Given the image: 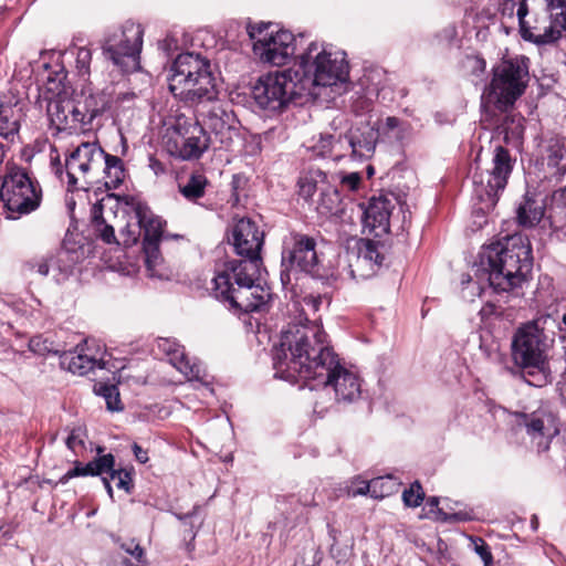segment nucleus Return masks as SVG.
Listing matches in <instances>:
<instances>
[{"instance_id": "nucleus-33", "label": "nucleus", "mask_w": 566, "mask_h": 566, "mask_svg": "<svg viewBox=\"0 0 566 566\" xmlns=\"http://www.w3.org/2000/svg\"><path fill=\"white\" fill-rule=\"evenodd\" d=\"M516 213L518 223L523 227L531 228L536 226L544 217V207L536 200L525 196Z\"/></svg>"}, {"instance_id": "nucleus-52", "label": "nucleus", "mask_w": 566, "mask_h": 566, "mask_svg": "<svg viewBox=\"0 0 566 566\" xmlns=\"http://www.w3.org/2000/svg\"><path fill=\"white\" fill-rule=\"evenodd\" d=\"M342 186L350 191H355L359 188L361 182V176L359 172H349L340 178Z\"/></svg>"}, {"instance_id": "nucleus-6", "label": "nucleus", "mask_w": 566, "mask_h": 566, "mask_svg": "<svg viewBox=\"0 0 566 566\" xmlns=\"http://www.w3.org/2000/svg\"><path fill=\"white\" fill-rule=\"evenodd\" d=\"M168 87L174 96L189 102H212L218 91L210 61L199 54L181 53L172 62Z\"/></svg>"}, {"instance_id": "nucleus-5", "label": "nucleus", "mask_w": 566, "mask_h": 566, "mask_svg": "<svg viewBox=\"0 0 566 566\" xmlns=\"http://www.w3.org/2000/svg\"><path fill=\"white\" fill-rule=\"evenodd\" d=\"M294 70L300 77V86L307 95H317L316 87L337 86L349 77V66L346 53L333 51L324 44L312 42L297 56Z\"/></svg>"}, {"instance_id": "nucleus-47", "label": "nucleus", "mask_w": 566, "mask_h": 566, "mask_svg": "<svg viewBox=\"0 0 566 566\" xmlns=\"http://www.w3.org/2000/svg\"><path fill=\"white\" fill-rule=\"evenodd\" d=\"M107 473H109L111 480L115 482L118 489L124 490L127 493L130 492L132 476L129 472L125 470H115L113 467Z\"/></svg>"}, {"instance_id": "nucleus-1", "label": "nucleus", "mask_w": 566, "mask_h": 566, "mask_svg": "<svg viewBox=\"0 0 566 566\" xmlns=\"http://www.w3.org/2000/svg\"><path fill=\"white\" fill-rule=\"evenodd\" d=\"M263 232L248 219L232 228V244L240 260H230L214 275L213 295L237 314L261 311L271 297L268 289L258 284L262 260Z\"/></svg>"}, {"instance_id": "nucleus-26", "label": "nucleus", "mask_w": 566, "mask_h": 566, "mask_svg": "<svg viewBox=\"0 0 566 566\" xmlns=\"http://www.w3.org/2000/svg\"><path fill=\"white\" fill-rule=\"evenodd\" d=\"M60 365L74 375L84 376L96 368H105V361L84 352L82 347L60 354Z\"/></svg>"}, {"instance_id": "nucleus-18", "label": "nucleus", "mask_w": 566, "mask_h": 566, "mask_svg": "<svg viewBox=\"0 0 566 566\" xmlns=\"http://www.w3.org/2000/svg\"><path fill=\"white\" fill-rule=\"evenodd\" d=\"M203 128L209 129L212 144L220 148H230L239 136V123L234 113L219 103H213L208 108L206 105L198 111Z\"/></svg>"}, {"instance_id": "nucleus-14", "label": "nucleus", "mask_w": 566, "mask_h": 566, "mask_svg": "<svg viewBox=\"0 0 566 566\" xmlns=\"http://www.w3.org/2000/svg\"><path fill=\"white\" fill-rule=\"evenodd\" d=\"M318 263L314 238L298 232H291L284 238L282 265L285 266V271L281 273L283 284L290 283L292 273H316Z\"/></svg>"}, {"instance_id": "nucleus-25", "label": "nucleus", "mask_w": 566, "mask_h": 566, "mask_svg": "<svg viewBox=\"0 0 566 566\" xmlns=\"http://www.w3.org/2000/svg\"><path fill=\"white\" fill-rule=\"evenodd\" d=\"M109 201L111 200L106 202L105 200H102L92 207L91 214L94 233L97 238L107 244H123V241L119 242L115 235V227L122 226V229L125 224H119L122 221L118 220V217L113 211L112 207L108 208V212L105 214V208Z\"/></svg>"}, {"instance_id": "nucleus-58", "label": "nucleus", "mask_w": 566, "mask_h": 566, "mask_svg": "<svg viewBox=\"0 0 566 566\" xmlns=\"http://www.w3.org/2000/svg\"><path fill=\"white\" fill-rule=\"evenodd\" d=\"M149 168L154 171L155 175H160L165 172V166L164 164L156 159L155 157L149 158Z\"/></svg>"}, {"instance_id": "nucleus-4", "label": "nucleus", "mask_w": 566, "mask_h": 566, "mask_svg": "<svg viewBox=\"0 0 566 566\" xmlns=\"http://www.w3.org/2000/svg\"><path fill=\"white\" fill-rule=\"evenodd\" d=\"M549 343L532 327L523 324L512 340V358L521 368L523 379L531 386L543 387L554 379V374H566V360L560 357L548 360Z\"/></svg>"}, {"instance_id": "nucleus-17", "label": "nucleus", "mask_w": 566, "mask_h": 566, "mask_svg": "<svg viewBox=\"0 0 566 566\" xmlns=\"http://www.w3.org/2000/svg\"><path fill=\"white\" fill-rule=\"evenodd\" d=\"M314 386L332 389L337 403H353L361 396V379L358 374L347 368L338 355L333 364L318 368V375L312 380Z\"/></svg>"}, {"instance_id": "nucleus-20", "label": "nucleus", "mask_w": 566, "mask_h": 566, "mask_svg": "<svg viewBox=\"0 0 566 566\" xmlns=\"http://www.w3.org/2000/svg\"><path fill=\"white\" fill-rule=\"evenodd\" d=\"M384 245L370 239H361L357 244V253L346 260V271L349 279L360 280L374 275L382 265L385 254Z\"/></svg>"}, {"instance_id": "nucleus-54", "label": "nucleus", "mask_w": 566, "mask_h": 566, "mask_svg": "<svg viewBox=\"0 0 566 566\" xmlns=\"http://www.w3.org/2000/svg\"><path fill=\"white\" fill-rule=\"evenodd\" d=\"M33 266L36 268V272L40 275L46 276L50 273V271H52V262L50 261V255L40 259L34 263Z\"/></svg>"}, {"instance_id": "nucleus-64", "label": "nucleus", "mask_w": 566, "mask_h": 566, "mask_svg": "<svg viewBox=\"0 0 566 566\" xmlns=\"http://www.w3.org/2000/svg\"><path fill=\"white\" fill-rule=\"evenodd\" d=\"M560 325L563 327V333H566V311L564 313H560Z\"/></svg>"}, {"instance_id": "nucleus-10", "label": "nucleus", "mask_w": 566, "mask_h": 566, "mask_svg": "<svg viewBox=\"0 0 566 566\" xmlns=\"http://www.w3.org/2000/svg\"><path fill=\"white\" fill-rule=\"evenodd\" d=\"M306 93L301 90L300 77L294 70L269 72L259 77L252 88V96L262 109L281 111L295 96Z\"/></svg>"}, {"instance_id": "nucleus-35", "label": "nucleus", "mask_w": 566, "mask_h": 566, "mask_svg": "<svg viewBox=\"0 0 566 566\" xmlns=\"http://www.w3.org/2000/svg\"><path fill=\"white\" fill-rule=\"evenodd\" d=\"M499 134L503 135L506 144L518 145L524 135L523 118L515 115H505L501 125L497 126Z\"/></svg>"}, {"instance_id": "nucleus-11", "label": "nucleus", "mask_w": 566, "mask_h": 566, "mask_svg": "<svg viewBox=\"0 0 566 566\" xmlns=\"http://www.w3.org/2000/svg\"><path fill=\"white\" fill-rule=\"evenodd\" d=\"M116 206L128 217L125 226L119 229V237L125 247L134 245L142 235L143 243L160 242L165 226L160 217L133 198L126 199L123 205L116 202Z\"/></svg>"}, {"instance_id": "nucleus-15", "label": "nucleus", "mask_w": 566, "mask_h": 566, "mask_svg": "<svg viewBox=\"0 0 566 566\" xmlns=\"http://www.w3.org/2000/svg\"><path fill=\"white\" fill-rule=\"evenodd\" d=\"M511 171L512 160L509 151L502 146H496L492 168L473 175L474 195L484 205L482 209H491L496 205L499 192L505 188Z\"/></svg>"}, {"instance_id": "nucleus-32", "label": "nucleus", "mask_w": 566, "mask_h": 566, "mask_svg": "<svg viewBox=\"0 0 566 566\" xmlns=\"http://www.w3.org/2000/svg\"><path fill=\"white\" fill-rule=\"evenodd\" d=\"M101 177L107 189H117L125 179L123 160L105 153V161L102 166Z\"/></svg>"}, {"instance_id": "nucleus-7", "label": "nucleus", "mask_w": 566, "mask_h": 566, "mask_svg": "<svg viewBox=\"0 0 566 566\" xmlns=\"http://www.w3.org/2000/svg\"><path fill=\"white\" fill-rule=\"evenodd\" d=\"M530 60L525 55L504 59L493 69L491 83L482 94L484 107L505 112L524 93L530 78Z\"/></svg>"}, {"instance_id": "nucleus-62", "label": "nucleus", "mask_w": 566, "mask_h": 566, "mask_svg": "<svg viewBox=\"0 0 566 566\" xmlns=\"http://www.w3.org/2000/svg\"><path fill=\"white\" fill-rule=\"evenodd\" d=\"M111 478H103V483L107 490V493L111 497H113V489H112V485H111Z\"/></svg>"}, {"instance_id": "nucleus-3", "label": "nucleus", "mask_w": 566, "mask_h": 566, "mask_svg": "<svg viewBox=\"0 0 566 566\" xmlns=\"http://www.w3.org/2000/svg\"><path fill=\"white\" fill-rule=\"evenodd\" d=\"M532 266L528 239L522 234L507 235L481 253L479 280L486 281L495 292H509L521 286Z\"/></svg>"}, {"instance_id": "nucleus-2", "label": "nucleus", "mask_w": 566, "mask_h": 566, "mask_svg": "<svg viewBox=\"0 0 566 566\" xmlns=\"http://www.w3.org/2000/svg\"><path fill=\"white\" fill-rule=\"evenodd\" d=\"M336 356L322 323L294 322L281 332L280 343L273 348L275 377L290 382L312 381L318 368L333 364Z\"/></svg>"}, {"instance_id": "nucleus-21", "label": "nucleus", "mask_w": 566, "mask_h": 566, "mask_svg": "<svg viewBox=\"0 0 566 566\" xmlns=\"http://www.w3.org/2000/svg\"><path fill=\"white\" fill-rule=\"evenodd\" d=\"M520 417L537 451H547L552 439L559 432L556 417L545 410H537L531 415L522 413Z\"/></svg>"}, {"instance_id": "nucleus-44", "label": "nucleus", "mask_w": 566, "mask_h": 566, "mask_svg": "<svg viewBox=\"0 0 566 566\" xmlns=\"http://www.w3.org/2000/svg\"><path fill=\"white\" fill-rule=\"evenodd\" d=\"M75 67L78 75L87 76L91 72L92 51L86 46L75 49Z\"/></svg>"}, {"instance_id": "nucleus-38", "label": "nucleus", "mask_w": 566, "mask_h": 566, "mask_svg": "<svg viewBox=\"0 0 566 566\" xmlns=\"http://www.w3.org/2000/svg\"><path fill=\"white\" fill-rule=\"evenodd\" d=\"M319 191V199L316 206L318 213L323 216L335 213L340 201L338 191L327 185L321 187Z\"/></svg>"}, {"instance_id": "nucleus-29", "label": "nucleus", "mask_w": 566, "mask_h": 566, "mask_svg": "<svg viewBox=\"0 0 566 566\" xmlns=\"http://www.w3.org/2000/svg\"><path fill=\"white\" fill-rule=\"evenodd\" d=\"M22 117V106L18 102L0 104V136L8 142H13L19 133Z\"/></svg>"}, {"instance_id": "nucleus-50", "label": "nucleus", "mask_w": 566, "mask_h": 566, "mask_svg": "<svg viewBox=\"0 0 566 566\" xmlns=\"http://www.w3.org/2000/svg\"><path fill=\"white\" fill-rule=\"evenodd\" d=\"M369 485H370V481L367 482L365 480H360L359 478H356L352 481V485L348 488L347 494H348V496H352V497H355L358 495H366L368 493L371 495V488Z\"/></svg>"}, {"instance_id": "nucleus-9", "label": "nucleus", "mask_w": 566, "mask_h": 566, "mask_svg": "<svg viewBox=\"0 0 566 566\" xmlns=\"http://www.w3.org/2000/svg\"><path fill=\"white\" fill-rule=\"evenodd\" d=\"M248 33L253 42L254 55L263 64L282 66L295 55L296 39L287 30L272 23L249 25Z\"/></svg>"}, {"instance_id": "nucleus-49", "label": "nucleus", "mask_w": 566, "mask_h": 566, "mask_svg": "<svg viewBox=\"0 0 566 566\" xmlns=\"http://www.w3.org/2000/svg\"><path fill=\"white\" fill-rule=\"evenodd\" d=\"M471 541L474 545V552L481 557L484 566H490L493 562V557L488 544L480 537H472Z\"/></svg>"}, {"instance_id": "nucleus-36", "label": "nucleus", "mask_w": 566, "mask_h": 566, "mask_svg": "<svg viewBox=\"0 0 566 566\" xmlns=\"http://www.w3.org/2000/svg\"><path fill=\"white\" fill-rule=\"evenodd\" d=\"M326 175L321 170H311L298 180L300 196L311 199L313 195L325 186Z\"/></svg>"}, {"instance_id": "nucleus-55", "label": "nucleus", "mask_w": 566, "mask_h": 566, "mask_svg": "<svg viewBox=\"0 0 566 566\" xmlns=\"http://www.w3.org/2000/svg\"><path fill=\"white\" fill-rule=\"evenodd\" d=\"M400 120L397 117H387L384 124L377 128L378 132L381 129L384 133H395V130L399 127Z\"/></svg>"}, {"instance_id": "nucleus-12", "label": "nucleus", "mask_w": 566, "mask_h": 566, "mask_svg": "<svg viewBox=\"0 0 566 566\" xmlns=\"http://www.w3.org/2000/svg\"><path fill=\"white\" fill-rule=\"evenodd\" d=\"M143 34L140 24L127 21L105 39L103 53L119 71L135 72L139 69Z\"/></svg>"}, {"instance_id": "nucleus-53", "label": "nucleus", "mask_w": 566, "mask_h": 566, "mask_svg": "<svg viewBox=\"0 0 566 566\" xmlns=\"http://www.w3.org/2000/svg\"><path fill=\"white\" fill-rule=\"evenodd\" d=\"M75 476H86L85 467L81 462H75L72 470H69L61 479L62 483L67 482L70 479Z\"/></svg>"}, {"instance_id": "nucleus-30", "label": "nucleus", "mask_w": 566, "mask_h": 566, "mask_svg": "<svg viewBox=\"0 0 566 566\" xmlns=\"http://www.w3.org/2000/svg\"><path fill=\"white\" fill-rule=\"evenodd\" d=\"M528 12V0H522L516 12L521 36L525 41L535 43L537 45L548 44V42H542L544 39L543 21L536 19L534 25L530 24V22L526 20Z\"/></svg>"}, {"instance_id": "nucleus-34", "label": "nucleus", "mask_w": 566, "mask_h": 566, "mask_svg": "<svg viewBox=\"0 0 566 566\" xmlns=\"http://www.w3.org/2000/svg\"><path fill=\"white\" fill-rule=\"evenodd\" d=\"M208 180L202 174H191L185 181L178 182L179 192L188 201H197L206 193Z\"/></svg>"}, {"instance_id": "nucleus-27", "label": "nucleus", "mask_w": 566, "mask_h": 566, "mask_svg": "<svg viewBox=\"0 0 566 566\" xmlns=\"http://www.w3.org/2000/svg\"><path fill=\"white\" fill-rule=\"evenodd\" d=\"M548 23L543 20L544 39L542 42L553 43L566 31V0H545Z\"/></svg>"}, {"instance_id": "nucleus-59", "label": "nucleus", "mask_w": 566, "mask_h": 566, "mask_svg": "<svg viewBox=\"0 0 566 566\" xmlns=\"http://www.w3.org/2000/svg\"><path fill=\"white\" fill-rule=\"evenodd\" d=\"M133 451H134V454L136 457V459L140 462V463H146L148 461V455H147V451L144 450L140 446H138L137 443H134L133 446Z\"/></svg>"}, {"instance_id": "nucleus-43", "label": "nucleus", "mask_w": 566, "mask_h": 566, "mask_svg": "<svg viewBox=\"0 0 566 566\" xmlns=\"http://www.w3.org/2000/svg\"><path fill=\"white\" fill-rule=\"evenodd\" d=\"M115 464V458L113 454L108 453L102 455L93 461L84 464L86 476L87 475H101L103 473H107Z\"/></svg>"}, {"instance_id": "nucleus-42", "label": "nucleus", "mask_w": 566, "mask_h": 566, "mask_svg": "<svg viewBox=\"0 0 566 566\" xmlns=\"http://www.w3.org/2000/svg\"><path fill=\"white\" fill-rule=\"evenodd\" d=\"M145 264L150 276H161L158 266L161 264L159 243H143Z\"/></svg>"}, {"instance_id": "nucleus-46", "label": "nucleus", "mask_w": 566, "mask_h": 566, "mask_svg": "<svg viewBox=\"0 0 566 566\" xmlns=\"http://www.w3.org/2000/svg\"><path fill=\"white\" fill-rule=\"evenodd\" d=\"M50 261L52 262V272H57V275L65 277L72 272L69 252L60 251L55 255H50Z\"/></svg>"}, {"instance_id": "nucleus-24", "label": "nucleus", "mask_w": 566, "mask_h": 566, "mask_svg": "<svg viewBox=\"0 0 566 566\" xmlns=\"http://www.w3.org/2000/svg\"><path fill=\"white\" fill-rule=\"evenodd\" d=\"M394 207L392 201L385 196L371 198L363 213L364 228L375 237L387 234L390 229L389 220Z\"/></svg>"}, {"instance_id": "nucleus-51", "label": "nucleus", "mask_w": 566, "mask_h": 566, "mask_svg": "<svg viewBox=\"0 0 566 566\" xmlns=\"http://www.w3.org/2000/svg\"><path fill=\"white\" fill-rule=\"evenodd\" d=\"M120 547L125 551V553L129 554L138 563H144V549L138 543L135 542V539L122 543Z\"/></svg>"}, {"instance_id": "nucleus-41", "label": "nucleus", "mask_w": 566, "mask_h": 566, "mask_svg": "<svg viewBox=\"0 0 566 566\" xmlns=\"http://www.w3.org/2000/svg\"><path fill=\"white\" fill-rule=\"evenodd\" d=\"M302 308L296 322L302 321L304 324H310L314 319L321 323L319 317H315L322 305V297L319 295H307L303 297Z\"/></svg>"}, {"instance_id": "nucleus-48", "label": "nucleus", "mask_w": 566, "mask_h": 566, "mask_svg": "<svg viewBox=\"0 0 566 566\" xmlns=\"http://www.w3.org/2000/svg\"><path fill=\"white\" fill-rule=\"evenodd\" d=\"M84 432L81 428L73 429L66 438V447L77 453L78 450L84 449Z\"/></svg>"}, {"instance_id": "nucleus-16", "label": "nucleus", "mask_w": 566, "mask_h": 566, "mask_svg": "<svg viewBox=\"0 0 566 566\" xmlns=\"http://www.w3.org/2000/svg\"><path fill=\"white\" fill-rule=\"evenodd\" d=\"M105 151L96 143H82L65 159L69 190L77 189L81 180L90 186L101 178Z\"/></svg>"}, {"instance_id": "nucleus-57", "label": "nucleus", "mask_w": 566, "mask_h": 566, "mask_svg": "<svg viewBox=\"0 0 566 566\" xmlns=\"http://www.w3.org/2000/svg\"><path fill=\"white\" fill-rule=\"evenodd\" d=\"M440 42L450 43L457 36V29L454 25L446 27L439 34Z\"/></svg>"}, {"instance_id": "nucleus-39", "label": "nucleus", "mask_w": 566, "mask_h": 566, "mask_svg": "<svg viewBox=\"0 0 566 566\" xmlns=\"http://www.w3.org/2000/svg\"><path fill=\"white\" fill-rule=\"evenodd\" d=\"M94 392L105 399L106 407L109 411L123 410L119 391L115 385L97 382L94 385Z\"/></svg>"}, {"instance_id": "nucleus-19", "label": "nucleus", "mask_w": 566, "mask_h": 566, "mask_svg": "<svg viewBox=\"0 0 566 566\" xmlns=\"http://www.w3.org/2000/svg\"><path fill=\"white\" fill-rule=\"evenodd\" d=\"M176 129L180 140L176 142V150L171 153L184 160L200 158L212 144L199 119L188 122L186 117L180 116Z\"/></svg>"}, {"instance_id": "nucleus-22", "label": "nucleus", "mask_w": 566, "mask_h": 566, "mask_svg": "<svg viewBox=\"0 0 566 566\" xmlns=\"http://www.w3.org/2000/svg\"><path fill=\"white\" fill-rule=\"evenodd\" d=\"M158 350L168 357L169 363L188 380L205 381L206 370L200 363L191 361L181 346L172 338H158Z\"/></svg>"}, {"instance_id": "nucleus-23", "label": "nucleus", "mask_w": 566, "mask_h": 566, "mask_svg": "<svg viewBox=\"0 0 566 566\" xmlns=\"http://www.w3.org/2000/svg\"><path fill=\"white\" fill-rule=\"evenodd\" d=\"M378 140V129L365 125L350 129L346 135L337 139L340 149H349L353 160L369 159L376 149Z\"/></svg>"}, {"instance_id": "nucleus-63", "label": "nucleus", "mask_w": 566, "mask_h": 566, "mask_svg": "<svg viewBox=\"0 0 566 566\" xmlns=\"http://www.w3.org/2000/svg\"><path fill=\"white\" fill-rule=\"evenodd\" d=\"M427 504L431 507H436L439 504V499L437 496H430L427 500Z\"/></svg>"}, {"instance_id": "nucleus-37", "label": "nucleus", "mask_w": 566, "mask_h": 566, "mask_svg": "<svg viewBox=\"0 0 566 566\" xmlns=\"http://www.w3.org/2000/svg\"><path fill=\"white\" fill-rule=\"evenodd\" d=\"M549 220L555 230L566 234V188L555 193Z\"/></svg>"}, {"instance_id": "nucleus-8", "label": "nucleus", "mask_w": 566, "mask_h": 566, "mask_svg": "<svg viewBox=\"0 0 566 566\" xmlns=\"http://www.w3.org/2000/svg\"><path fill=\"white\" fill-rule=\"evenodd\" d=\"M48 91L53 95L48 97L46 112L51 128H54L57 133L72 134L82 130L103 111L101 107L92 105L94 103L93 96L86 97L84 103L70 98L61 80L59 82L50 80Z\"/></svg>"}, {"instance_id": "nucleus-56", "label": "nucleus", "mask_w": 566, "mask_h": 566, "mask_svg": "<svg viewBox=\"0 0 566 566\" xmlns=\"http://www.w3.org/2000/svg\"><path fill=\"white\" fill-rule=\"evenodd\" d=\"M319 143H321V148H322L321 149L322 155H325L326 153L334 150L336 147H339L337 142L335 144H333L332 135L321 136Z\"/></svg>"}, {"instance_id": "nucleus-31", "label": "nucleus", "mask_w": 566, "mask_h": 566, "mask_svg": "<svg viewBox=\"0 0 566 566\" xmlns=\"http://www.w3.org/2000/svg\"><path fill=\"white\" fill-rule=\"evenodd\" d=\"M560 323V312L558 310H553L549 313L539 315L532 322L526 323V325L532 327L539 336H544L545 340L551 343L557 333L564 332Z\"/></svg>"}, {"instance_id": "nucleus-13", "label": "nucleus", "mask_w": 566, "mask_h": 566, "mask_svg": "<svg viewBox=\"0 0 566 566\" xmlns=\"http://www.w3.org/2000/svg\"><path fill=\"white\" fill-rule=\"evenodd\" d=\"M0 198L12 213V218L30 213L41 201V189L32 181L28 172L19 167H11L2 178Z\"/></svg>"}, {"instance_id": "nucleus-60", "label": "nucleus", "mask_w": 566, "mask_h": 566, "mask_svg": "<svg viewBox=\"0 0 566 566\" xmlns=\"http://www.w3.org/2000/svg\"><path fill=\"white\" fill-rule=\"evenodd\" d=\"M51 166H52V170L54 171V174L59 178H62L63 167H62V164L60 161L59 155H56V156L51 155Z\"/></svg>"}, {"instance_id": "nucleus-28", "label": "nucleus", "mask_w": 566, "mask_h": 566, "mask_svg": "<svg viewBox=\"0 0 566 566\" xmlns=\"http://www.w3.org/2000/svg\"><path fill=\"white\" fill-rule=\"evenodd\" d=\"M541 154L552 169V176H562L566 171V142L559 137H549L542 142Z\"/></svg>"}, {"instance_id": "nucleus-45", "label": "nucleus", "mask_w": 566, "mask_h": 566, "mask_svg": "<svg viewBox=\"0 0 566 566\" xmlns=\"http://www.w3.org/2000/svg\"><path fill=\"white\" fill-rule=\"evenodd\" d=\"M424 499V492L422 490L421 484L416 481L413 482L409 489H406L402 492V501L406 506L417 507L419 506Z\"/></svg>"}, {"instance_id": "nucleus-61", "label": "nucleus", "mask_w": 566, "mask_h": 566, "mask_svg": "<svg viewBox=\"0 0 566 566\" xmlns=\"http://www.w3.org/2000/svg\"><path fill=\"white\" fill-rule=\"evenodd\" d=\"M515 3L512 0H505L502 6L503 14H507L510 17L514 13Z\"/></svg>"}, {"instance_id": "nucleus-40", "label": "nucleus", "mask_w": 566, "mask_h": 566, "mask_svg": "<svg viewBox=\"0 0 566 566\" xmlns=\"http://www.w3.org/2000/svg\"><path fill=\"white\" fill-rule=\"evenodd\" d=\"M399 483L391 476H378L370 480L371 497L384 499L397 492Z\"/></svg>"}]
</instances>
